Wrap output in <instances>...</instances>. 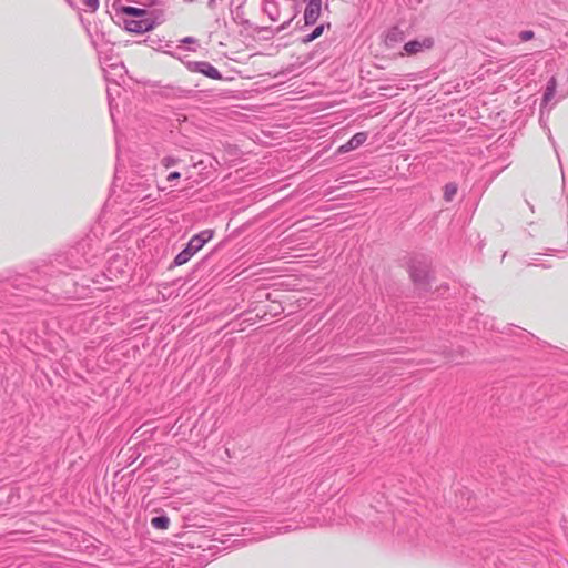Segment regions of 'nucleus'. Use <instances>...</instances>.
Masks as SVG:
<instances>
[{
  "mask_svg": "<svg viewBox=\"0 0 568 568\" xmlns=\"http://www.w3.org/2000/svg\"><path fill=\"white\" fill-rule=\"evenodd\" d=\"M181 178L180 172H172L168 175V181H174Z\"/></svg>",
  "mask_w": 568,
  "mask_h": 568,
  "instance_id": "obj_15",
  "label": "nucleus"
},
{
  "mask_svg": "<svg viewBox=\"0 0 568 568\" xmlns=\"http://www.w3.org/2000/svg\"><path fill=\"white\" fill-rule=\"evenodd\" d=\"M322 9L321 0H310L304 12V20L306 24H314L320 16Z\"/></svg>",
  "mask_w": 568,
  "mask_h": 568,
  "instance_id": "obj_4",
  "label": "nucleus"
},
{
  "mask_svg": "<svg viewBox=\"0 0 568 568\" xmlns=\"http://www.w3.org/2000/svg\"><path fill=\"white\" fill-rule=\"evenodd\" d=\"M82 2L90 12H95L100 6L99 0H82Z\"/></svg>",
  "mask_w": 568,
  "mask_h": 568,
  "instance_id": "obj_10",
  "label": "nucleus"
},
{
  "mask_svg": "<svg viewBox=\"0 0 568 568\" xmlns=\"http://www.w3.org/2000/svg\"><path fill=\"white\" fill-rule=\"evenodd\" d=\"M366 140L367 133L358 132L355 135H353L345 144L341 145L337 151L338 153H347L359 148L362 144L365 143Z\"/></svg>",
  "mask_w": 568,
  "mask_h": 568,
  "instance_id": "obj_5",
  "label": "nucleus"
},
{
  "mask_svg": "<svg viewBox=\"0 0 568 568\" xmlns=\"http://www.w3.org/2000/svg\"><path fill=\"white\" fill-rule=\"evenodd\" d=\"M519 38L523 41L531 40L534 38V32L530 30L523 31V32H520Z\"/></svg>",
  "mask_w": 568,
  "mask_h": 568,
  "instance_id": "obj_12",
  "label": "nucleus"
},
{
  "mask_svg": "<svg viewBox=\"0 0 568 568\" xmlns=\"http://www.w3.org/2000/svg\"><path fill=\"white\" fill-rule=\"evenodd\" d=\"M403 40L402 32L398 29H393L385 36V44L388 48L394 47L396 43Z\"/></svg>",
  "mask_w": 568,
  "mask_h": 568,
  "instance_id": "obj_6",
  "label": "nucleus"
},
{
  "mask_svg": "<svg viewBox=\"0 0 568 568\" xmlns=\"http://www.w3.org/2000/svg\"><path fill=\"white\" fill-rule=\"evenodd\" d=\"M162 163L165 168H170L176 163V160L173 158H164Z\"/></svg>",
  "mask_w": 568,
  "mask_h": 568,
  "instance_id": "obj_13",
  "label": "nucleus"
},
{
  "mask_svg": "<svg viewBox=\"0 0 568 568\" xmlns=\"http://www.w3.org/2000/svg\"><path fill=\"white\" fill-rule=\"evenodd\" d=\"M123 28L131 33H144L153 29V21L148 18V11L141 8L123 6L118 10Z\"/></svg>",
  "mask_w": 568,
  "mask_h": 568,
  "instance_id": "obj_1",
  "label": "nucleus"
},
{
  "mask_svg": "<svg viewBox=\"0 0 568 568\" xmlns=\"http://www.w3.org/2000/svg\"><path fill=\"white\" fill-rule=\"evenodd\" d=\"M182 42L184 43H194L195 42V39L192 38V37H186L182 40Z\"/></svg>",
  "mask_w": 568,
  "mask_h": 568,
  "instance_id": "obj_16",
  "label": "nucleus"
},
{
  "mask_svg": "<svg viewBox=\"0 0 568 568\" xmlns=\"http://www.w3.org/2000/svg\"><path fill=\"white\" fill-rule=\"evenodd\" d=\"M412 277H413V280H414L415 282H419V281H420L419 278H417V277H416V275H415V274H413V275H412Z\"/></svg>",
  "mask_w": 568,
  "mask_h": 568,
  "instance_id": "obj_17",
  "label": "nucleus"
},
{
  "mask_svg": "<svg viewBox=\"0 0 568 568\" xmlns=\"http://www.w3.org/2000/svg\"><path fill=\"white\" fill-rule=\"evenodd\" d=\"M151 525L152 527H154L155 529H161V530H165L169 528L170 526V519L169 517L166 516H159V517H153L151 519Z\"/></svg>",
  "mask_w": 568,
  "mask_h": 568,
  "instance_id": "obj_8",
  "label": "nucleus"
},
{
  "mask_svg": "<svg viewBox=\"0 0 568 568\" xmlns=\"http://www.w3.org/2000/svg\"><path fill=\"white\" fill-rule=\"evenodd\" d=\"M323 30H324V27L323 26H318L316 27L313 32L308 36V41H313L315 40L316 38L321 37L322 33H323Z\"/></svg>",
  "mask_w": 568,
  "mask_h": 568,
  "instance_id": "obj_11",
  "label": "nucleus"
},
{
  "mask_svg": "<svg viewBox=\"0 0 568 568\" xmlns=\"http://www.w3.org/2000/svg\"><path fill=\"white\" fill-rule=\"evenodd\" d=\"M434 45V39L430 37H424L419 40H413L405 43L403 48V52L399 53L400 57L405 55H415L424 50H429Z\"/></svg>",
  "mask_w": 568,
  "mask_h": 568,
  "instance_id": "obj_3",
  "label": "nucleus"
},
{
  "mask_svg": "<svg viewBox=\"0 0 568 568\" xmlns=\"http://www.w3.org/2000/svg\"><path fill=\"white\" fill-rule=\"evenodd\" d=\"M457 193V185L454 184V183H448L445 185L444 187V199L446 201H452L454 199V196L456 195Z\"/></svg>",
  "mask_w": 568,
  "mask_h": 568,
  "instance_id": "obj_9",
  "label": "nucleus"
},
{
  "mask_svg": "<svg viewBox=\"0 0 568 568\" xmlns=\"http://www.w3.org/2000/svg\"><path fill=\"white\" fill-rule=\"evenodd\" d=\"M197 70L211 79H221V73L219 70L210 63H201Z\"/></svg>",
  "mask_w": 568,
  "mask_h": 568,
  "instance_id": "obj_7",
  "label": "nucleus"
},
{
  "mask_svg": "<svg viewBox=\"0 0 568 568\" xmlns=\"http://www.w3.org/2000/svg\"><path fill=\"white\" fill-rule=\"evenodd\" d=\"M212 237V230H204L201 233L194 235L187 243L186 247L175 256L174 263L176 265H183L189 262L190 258L195 253H197Z\"/></svg>",
  "mask_w": 568,
  "mask_h": 568,
  "instance_id": "obj_2",
  "label": "nucleus"
},
{
  "mask_svg": "<svg viewBox=\"0 0 568 568\" xmlns=\"http://www.w3.org/2000/svg\"><path fill=\"white\" fill-rule=\"evenodd\" d=\"M554 85H555V81L554 79L551 80V85L548 87V90L545 94V99H550V97L554 93Z\"/></svg>",
  "mask_w": 568,
  "mask_h": 568,
  "instance_id": "obj_14",
  "label": "nucleus"
}]
</instances>
